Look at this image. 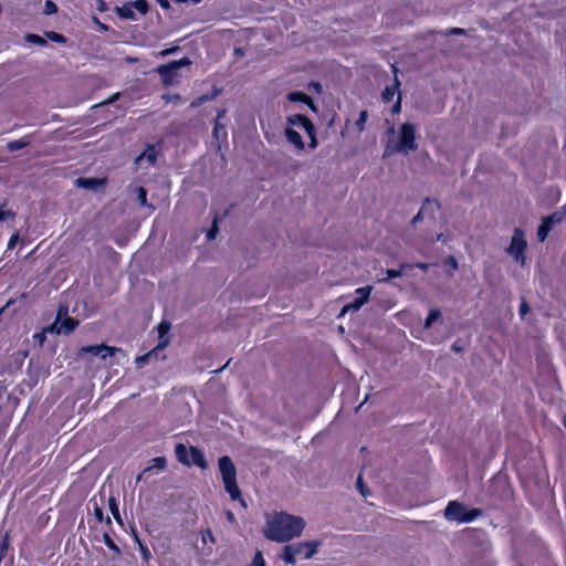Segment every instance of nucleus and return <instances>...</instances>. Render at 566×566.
<instances>
[{"label": "nucleus", "mask_w": 566, "mask_h": 566, "mask_svg": "<svg viewBox=\"0 0 566 566\" xmlns=\"http://www.w3.org/2000/svg\"><path fill=\"white\" fill-rule=\"evenodd\" d=\"M305 521L301 516L284 512L274 513L266 517L264 536L273 542L286 543L300 537L305 528Z\"/></svg>", "instance_id": "f257e3e1"}, {"label": "nucleus", "mask_w": 566, "mask_h": 566, "mask_svg": "<svg viewBox=\"0 0 566 566\" xmlns=\"http://www.w3.org/2000/svg\"><path fill=\"white\" fill-rule=\"evenodd\" d=\"M398 142L394 145L390 142L386 145L384 157H389L394 153L408 154L418 148L416 143V127L412 124L403 123L398 132Z\"/></svg>", "instance_id": "f03ea898"}, {"label": "nucleus", "mask_w": 566, "mask_h": 566, "mask_svg": "<svg viewBox=\"0 0 566 566\" xmlns=\"http://www.w3.org/2000/svg\"><path fill=\"white\" fill-rule=\"evenodd\" d=\"M319 541H306L294 544H287L282 548L280 557L289 565H294L297 557L305 559L312 558L321 546Z\"/></svg>", "instance_id": "7ed1b4c3"}, {"label": "nucleus", "mask_w": 566, "mask_h": 566, "mask_svg": "<svg viewBox=\"0 0 566 566\" xmlns=\"http://www.w3.org/2000/svg\"><path fill=\"white\" fill-rule=\"evenodd\" d=\"M219 470L222 476L226 491L230 494L232 500H240L242 505L244 501L240 497L241 492L237 484V471L232 460L228 455L219 459Z\"/></svg>", "instance_id": "20e7f679"}, {"label": "nucleus", "mask_w": 566, "mask_h": 566, "mask_svg": "<svg viewBox=\"0 0 566 566\" xmlns=\"http://www.w3.org/2000/svg\"><path fill=\"white\" fill-rule=\"evenodd\" d=\"M444 517L451 522L470 523L480 517L483 512L480 509H468L458 501H450L444 509Z\"/></svg>", "instance_id": "39448f33"}, {"label": "nucleus", "mask_w": 566, "mask_h": 566, "mask_svg": "<svg viewBox=\"0 0 566 566\" xmlns=\"http://www.w3.org/2000/svg\"><path fill=\"white\" fill-rule=\"evenodd\" d=\"M527 249V242L525 239L524 231L520 228H515L511 239L510 245L506 248V253L513 258L515 263L525 265L526 258L525 251Z\"/></svg>", "instance_id": "423d86ee"}, {"label": "nucleus", "mask_w": 566, "mask_h": 566, "mask_svg": "<svg viewBox=\"0 0 566 566\" xmlns=\"http://www.w3.org/2000/svg\"><path fill=\"white\" fill-rule=\"evenodd\" d=\"M148 4L146 0H136L127 2L122 7H116V12L122 19L136 20L137 15L146 14Z\"/></svg>", "instance_id": "0eeeda50"}, {"label": "nucleus", "mask_w": 566, "mask_h": 566, "mask_svg": "<svg viewBox=\"0 0 566 566\" xmlns=\"http://www.w3.org/2000/svg\"><path fill=\"white\" fill-rule=\"evenodd\" d=\"M190 60L188 57H182L178 61H172L168 64L160 65L157 69V72L161 76L163 83L165 85H172L175 77L177 76V72L180 67L190 65Z\"/></svg>", "instance_id": "6e6552de"}, {"label": "nucleus", "mask_w": 566, "mask_h": 566, "mask_svg": "<svg viewBox=\"0 0 566 566\" xmlns=\"http://www.w3.org/2000/svg\"><path fill=\"white\" fill-rule=\"evenodd\" d=\"M371 290V286L358 287L355 291V298L342 308L339 315L343 316L347 312H357L364 304L368 302Z\"/></svg>", "instance_id": "1a4fd4ad"}, {"label": "nucleus", "mask_w": 566, "mask_h": 566, "mask_svg": "<svg viewBox=\"0 0 566 566\" xmlns=\"http://www.w3.org/2000/svg\"><path fill=\"white\" fill-rule=\"evenodd\" d=\"M119 350V348L111 347L107 345L84 346L80 349L78 357H82L83 354L88 353L94 356H99L102 359H106L107 357L113 356L116 352Z\"/></svg>", "instance_id": "9d476101"}, {"label": "nucleus", "mask_w": 566, "mask_h": 566, "mask_svg": "<svg viewBox=\"0 0 566 566\" xmlns=\"http://www.w3.org/2000/svg\"><path fill=\"white\" fill-rule=\"evenodd\" d=\"M286 127H298L303 129L307 135H312L314 130L313 123L304 115L295 114L286 118Z\"/></svg>", "instance_id": "9b49d317"}, {"label": "nucleus", "mask_w": 566, "mask_h": 566, "mask_svg": "<svg viewBox=\"0 0 566 566\" xmlns=\"http://www.w3.org/2000/svg\"><path fill=\"white\" fill-rule=\"evenodd\" d=\"M77 322L74 318L65 317L61 318V311L59 312V316L56 322L53 324V328L56 329L59 334H69L75 329Z\"/></svg>", "instance_id": "f8f14e48"}, {"label": "nucleus", "mask_w": 566, "mask_h": 566, "mask_svg": "<svg viewBox=\"0 0 566 566\" xmlns=\"http://www.w3.org/2000/svg\"><path fill=\"white\" fill-rule=\"evenodd\" d=\"M157 150L155 146H148L146 150L135 159V165L142 167L144 161H147L148 166H154L157 160Z\"/></svg>", "instance_id": "ddd939ff"}, {"label": "nucleus", "mask_w": 566, "mask_h": 566, "mask_svg": "<svg viewBox=\"0 0 566 566\" xmlns=\"http://www.w3.org/2000/svg\"><path fill=\"white\" fill-rule=\"evenodd\" d=\"M170 329V324L168 322H161L158 325V333H159V339L157 344V349L164 350L170 343V339L168 337V332Z\"/></svg>", "instance_id": "4468645a"}, {"label": "nucleus", "mask_w": 566, "mask_h": 566, "mask_svg": "<svg viewBox=\"0 0 566 566\" xmlns=\"http://www.w3.org/2000/svg\"><path fill=\"white\" fill-rule=\"evenodd\" d=\"M392 71L395 73V83L392 86H387L381 94V98L385 103H389L394 99L395 95L398 94V88L400 85V82L397 78V69L395 65H392Z\"/></svg>", "instance_id": "2eb2a0df"}, {"label": "nucleus", "mask_w": 566, "mask_h": 566, "mask_svg": "<svg viewBox=\"0 0 566 566\" xmlns=\"http://www.w3.org/2000/svg\"><path fill=\"white\" fill-rule=\"evenodd\" d=\"M284 133L287 142L291 143L296 149H304L305 145L302 136L296 130H294V128L285 127Z\"/></svg>", "instance_id": "dca6fc26"}, {"label": "nucleus", "mask_w": 566, "mask_h": 566, "mask_svg": "<svg viewBox=\"0 0 566 566\" xmlns=\"http://www.w3.org/2000/svg\"><path fill=\"white\" fill-rule=\"evenodd\" d=\"M161 353V349H157V347H155L154 349H151L150 352H148L147 354L143 355V356H138L136 358V365L138 368H142L144 367L146 364H148L153 358L155 359H165V356H161L159 357Z\"/></svg>", "instance_id": "f3484780"}, {"label": "nucleus", "mask_w": 566, "mask_h": 566, "mask_svg": "<svg viewBox=\"0 0 566 566\" xmlns=\"http://www.w3.org/2000/svg\"><path fill=\"white\" fill-rule=\"evenodd\" d=\"M104 180L103 179H97V178H77L75 184L81 187V188H85V189H88V190H94L101 186L104 185Z\"/></svg>", "instance_id": "a211bd4d"}, {"label": "nucleus", "mask_w": 566, "mask_h": 566, "mask_svg": "<svg viewBox=\"0 0 566 566\" xmlns=\"http://www.w3.org/2000/svg\"><path fill=\"white\" fill-rule=\"evenodd\" d=\"M190 464H195L201 469L207 468V462L203 453L196 447H190Z\"/></svg>", "instance_id": "6ab92c4d"}, {"label": "nucleus", "mask_w": 566, "mask_h": 566, "mask_svg": "<svg viewBox=\"0 0 566 566\" xmlns=\"http://www.w3.org/2000/svg\"><path fill=\"white\" fill-rule=\"evenodd\" d=\"M175 453L179 462L190 465V451L189 448L179 443L175 448Z\"/></svg>", "instance_id": "aec40b11"}, {"label": "nucleus", "mask_w": 566, "mask_h": 566, "mask_svg": "<svg viewBox=\"0 0 566 566\" xmlns=\"http://www.w3.org/2000/svg\"><path fill=\"white\" fill-rule=\"evenodd\" d=\"M167 461L164 457H157L153 460V464L144 470V473H147L148 471H151L154 469L158 471H163L166 469Z\"/></svg>", "instance_id": "412c9836"}, {"label": "nucleus", "mask_w": 566, "mask_h": 566, "mask_svg": "<svg viewBox=\"0 0 566 566\" xmlns=\"http://www.w3.org/2000/svg\"><path fill=\"white\" fill-rule=\"evenodd\" d=\"M551 229L552 226L543 219L537 230V237L541 242H543L547 238Z\"/></svg>", "instance_id": "4be33fe9"}, {"label": "nucleus", "mask_w": 566, "mask_h": 566, "mask_svg": "<svg viewBox=\"0 0 566 566\" xmlns=\"http://www.w3.org/2000/svg\"><path fill=\"white\" fill-rule=\"evenodd\" d=\"M405 268H406V265L402 264L400 270H387L385 272V276L384 277H379L378 282H386V281H389L391 279L401 276L402 275V270Z\"/></svg>", "instance_id": "5701e85b"}, {"label": "nucleus", "mask_w": 566, "mask_h": 566, "mask_svg": "<svg viewBox=\"0 0 566 566\" xmlns=\"http://www.w3.org/2000/svg\"><path fill=\"white\" fill-rule=\"evenodd\" d=\"M289 99L291 102H306V103H312L310 97L307 95H305L304 93L302 92H292L289 94Z\"/></svg>", "instance_id": "b1692460"}, {"label": "nucleus", "mask_w": 566, "mask_h": 566, "mask_svg": "<svg viewBox=\"0 0 566 566\" xmlns=\"http://www.w3.org/2000/svg\"><path fill=\"white\" fill-rule=\"evenodd\" d=\"M440 315H441V313L439 310H431L429 312L428 317L424 321V328H430L432 326L433 322H436L440 317Z\"/></svg>", "instance_id": "393cba45"}, {"label": "nucleus", "mask_w": 566, "mask_h": 566, "mask_svg": "<svg viewBox=\"0 0 566 566\" xmlns=\"http://www.w3.org/2000/svg\"><path fill=\"white\" fill-rule=\"evenodd\" d=\"M367 118H368V113L367 111H361L359 113V117L358 119L356 120L355 125H356V128L359 133H361L364 129H365V124L367 122Z\"/></svg>", "instance_id": "a878e982"}, {"label": "nucleus", "mask_w": 566, "mask_h": 566, "mask_svg": "<svg viewBox=\"0 0 566 566\" xmlns=\"http://www.w3.org/2000/svg\"><path fill=\"white\" fill-rule=\"evenodd\" d=\"M543 219L553 227L554 224L560 223L564 220V216H562V212L556 211L553 214L545 217Z\"/></svg>", "instance_id": "bb28decb"}, {"label": "nucleus", "mask_w": 566, "mask_h": 566, "mask_svg": "<svg viewBox=\"0 0 566 566\" xmlns=\"http://www.w3.org/2000/svg\"><path fill=\"white\" fill-rule=\"evenodd\" d=\"M433 202H431L429 199H426L424 203L422 205L420 211L413 217L411 223L413 226H416L418 222H420L422 219H423V213L427 209L428 206L432 205Z\"/></svg>", "instance_id": "cd10ccee"}, {"label": "nucleus", "mask_w": 566, "mask_h": 566, "mask_svg": "<svg viewBox=\"0 0 566 566\" xmlns=\"http://www.w3.org/2000/svg\"><path fill=\"white\" fill-rule=\"evenodd\" d=\"M213 136L216 139H220V137H226L227 136V132H226V128L224 126L216 120L214 123V127H213Z\"/></svg>", "instance_id": "c85d7f7f"}, {"label": "nucleus", "mask_w": 566, "mask_h": 566, "mask_svg": "<svg viewBox=\"0 0 566 566\" xmlns=\"http://www.w3.org/2000/svg\"><path fill=\"white\" fill-rule=\"evenodd\" d=\"M108 506H109V510L113 514V516L118 521L120 522V515H119V510H118V505H117V502L114 497H109L108 500Z\"/></svg>", "instance_id": "c756f323"}, {"label": "nucleus", "mask_w": 566, "mask_h": 566, "mask_svg": "<svg viewBox=\"0 0 566 566\" xmlns=\"http://www.w3.org/2000/svg\"><path fill=\"white\" fill-rule=\"evenodd\" d=\"M201 534V541L202 543L206 545V544H214L216 539H214V536L212 534V532L210 530H202L200 532Z\"/></svg>", "instance_id": "7c9ffc66"}, {"label": "nucleus", "mask_w": 566, "mask_h": 566, "mask_svg": "<svg viewBox=\"0 0 566 566\" xmlns=\"http://www.w3.org/2000/svg\"><path fill=\"white\" fill-rule=\"evenodd\" d=\"M25 40L30 43L38 44V45H45L46 41L40 35L29 33L25 35Z\"/></svg>", "instance_id": "2f4dec72"}, {"label": "nucleus", "mask_w": 566, "mask_h": 566, "mask_svg": "<svg viewBox=\"0 0 566 566\" xmlns=\"http://www.w3.org/2000/svg\"><path fill=\"white\" fill-rule=\"evenodd\" d=\"M137 200L140 203V206L147 205V191L144 187L137 188Z\"/></svg>", "instance_id": "473e14b6"}, {"label": "nucleus", "mask_w": 566, "mask_h": 566, "mask_svg": "<svg viewBox=\"0 0 566 566\" xmlns=\"http://www.w3.org/2000/svg\"><path fill=\"white\" fill-rule=\"evenodd\" d=\"M249 566H265V560L260 551H258Z\"/></svg>", "instance_id": "72a5a7b5"}, {"label": "nucleus", "mask_w": 566, "mask_h": 566, "mask_svg": "<svg viewBox=\"0 0 566 566\" xmlns=\"http://www.w3.org/2000/svg\"><path fill=\"white\" fill-rule=\"evenodd\" d=\"M56 11H57L56 4L51 0H46L44 3V13L52 14V13H55Z\"/></svg>", "instance_id": "f704fd0d"}, {"label": "nucleus", "mask_w": 566, "mask_h": 566, "mask_svg": "<svg viewBox=\"0 0 566 566\" xmlns=\"http://www.w3.org/2000/svg\"><path fill=\"white\" fill-rule=\"evenodd\" d=\"M14 213L10 210H6L4 207H0V222L6 221L9 218H13Z\"/></svg>", "instance_id": "c9c22d12"}, {"label": "nucleus", "mask_w": 566, "mask_h": 566, "mask_svg": "<svg viewBox=\"0 0 566 566\" xmlns=\"http://www.w3.org/2000/svg\"><path fill=\"white\" fill-rule=\"evenodd\" d=\"M48 36H49V39H51L52 41H55L57 43L65 42L64 36L62 34L56 33V32H49Z\"/></svg>", "instance_id": "e433bc0d"}, {"label": "nucleus", "mask_w": 566, "mask_h": 566, "mask_svg": "<svg viewBox=\"0 0 566 566\" xmlns=\"http://www.w3.org/2000/svg\"><path fill=\"white\" fill-rule=\"evenodd\" d=\"M465 33V30L464 29H461V28H451L449 30L446 31V35H461V34H464Z\"/></svg>", "instance_id": "4c0bfd02"}, {"label": "nucleus", "mask_w": 566, "mask_h": 566, "mask_svg": "<svg viewBox=\"0 0 566 566\" xmlns=\"http://www.w3.org/2000/svg\"><path fill=\"white\" fill-rule=\"evenodd\" d=\"M208 99H209V97L207 95L200 96L197 99L192 101L190 106L192 108L199 107L201 104H203Z\"/></svg>", "instance_id": "58836bf2"}, {"label": "nucleus", "mask_w": 566, "mask_h": 566, "mask_svg": "<svg viewBox=\"0 0 566 566\" xmlns=\"http://www.w3.org/2000/svg\"><path fill=\"white\" fill-rule=\"evenodd\" d=\"M217 232H218L217 219H214L212 229H210L209 232L207 233L208 240H213L217 235Z\"/></svg>", "instance_id": "ea45409f"}, {"label": "nucleus", "mask_w": 566, "mask_h": 566, "mask_svg": "<svg viewBox=\"0 0 566 566\" xmlns=\"http://www.w3.org/2000/svg\"><path fill=\"white\" fill-rule=\"evenodd\" d=\"M446 264H448L452 271H455L458 269V262L453 256H448L446 259Z\"/></svg>", "instance_id": "a19ab883"}, {"label": "nucleus", "mask_w": 566, "mask_h": 566, "mask_svg": "<svg viewBox=\"0 0 566 566\" xmlns=\"http://www.w3.org/2000/svg\"><path fill=\"white\" fill-rule=\"evenodd\" d=\"M528 311H530V307H528L526 301L523 300L520 305L521 317H524L528 313Z\"/></svg>", "instance_id": "79ce46f5"}, {"label": "nucleus", "mask_w": 566, "mask_h": 566, "mask_svg": "<svg viewBox=\"0 0 566 566\" xmlns=\"http://www.w3.org/2000/svg\"><path fill=\"white\" fill-rule=\"evenodd\" d=\"M94 515H95V517H96V520L98 522H103L104 521L103 510L99 506H97V505H95V507H94Z\"/></svg>", "instance_id": "37998d69"}, {"label": "nucleus", "mask_w": 566, "mask_h": 566, "mask_svg": "<svg viewBox=\"0 0 566 566\" xmlns=\"http://www.w3.org/2000/svg\"><path fill=\"white\" fill-rule=\"evenodd\" d=\"M105 543L106 545L111 548V549H114L115 552H119L118 547L116 546V544L109 538L108 535H105Z\"/></svg>", "instance_id": "c03bdc74"}, {"label": "nucleus", "mask_w": 566, "mask_h": 566, "mask_svg": "<svg viewBox=\"0 0 566 566\" xmlns=\"http://www.w3.org/2000/svg\"><path fill=\"white\" fill-rule=\"evenodd\" d=\"M24 146V144L20 143V142H12L9 144V148L11 150H18L20 148H22Z\"/></svg>", "instance_id": "a18cd8bd"}, {"label": "nucleus", "mask_w": 566, "mask_h": 566, "mask_svg": "<svg viewBox=\"0 0 566 566\" xmlns=\"http://www.w3.org/2000/svg\"><path fill=\"white\" fill-rule=\"evenodd\" d=\"M357 486H358V489H359V491H360L361 495H363V496H366V495H367V492H366V490H365V488H364V485H363L361 476H358V479H357Z\"/></svg>", "instance_id": "49530a36"}, {"label": "nucleus", "mask_w": 566, "mask_h": 566, "mask_svg": "<svg viewBox=\"0 0 566 566\" xmlns=\"http://www.w3.org/2000/svg\"><path fill=\"white\" fill-rule=\"evenodd\" d=\"M308 137L311 138L310 147H311V148H316V146H317V139H316V137H315V129L313 130L312 135H308Z\"/></svg>", "instance_id": "de8ad7c7"}, {"label": "nucleus", "mask_w": 566, "mask_h": 566, "mask_svg": "<svg viewBox=\"0 0 566 566\" xmlns=\"http://www.w3.org/2000/svg\"><path fill=\"white\" fill-rule=\"evenodd\" d=\"M18 238H19V237H18V234H13V235L10 238L9 243H8V248H9V249H12V248L15 245V243H17V241H18Z\"/></svg>", "instance_id": "09e8293b"}, {"label": "nucleus", "mask_w": 566, "mask_h": 566, "mask_svg": "<svg viewBox=\"0 0 566 566\" xmlns=\"http://www.w3.org/2000/svg\"><path fill=\"white\" fill-rule=\"evenodd\" d=\"M400 112V95H398L397 102L392 107V113H399Z\"/></svg>", "instance_id": "8fccbe9b"}, {"label": "nucleus", "mask_w": 566, "mask_h": 566, "mask_svg": "<svg viewBox=\"0 0 566 566\" xmlns=\"http://www.w3.org/2000/svg\"><path fill=\"white\" fill-rule=\"evenodd\" d=\"M415 266L422 271H427L429 269L430 264L429 263H417V264H415Z\"/></svg>", "instance_id": "3c124183"}, {"label": "nucleus", "mask_w": 566, "mask_h": 566, "mask_svg": "<svg viewBox=\"0 0 566 566\" xmlns=\"http://www.w3.org/2000/svg\"><path fill=\"white\" fill-rule=\"evenodd\" d=\"M226 515H227V518L230 523H234L235 522V517H234V514L231 512V511H227L226 512Z\"/></svg>", "instance_id": "603ef678"}, {"label": "nucleus", "mask_w": 566, "mask_h": 566, "mask_svg": "<svg viewBox=\"0 0 566 566\" xmlns=\"http://www.w3.org/2000/svg\"><path fill=\"white\" fill-rule=\"evenodd\" d=\"M224 116H226V109H219L216 120L220 122Z\"/></svg>", "instance_id": "864d4df0"}, {"label": "nucleus", "mask_w": 566, "mask_h": 566, "mask_svg": "<svg viewBox=\"0 0 566 566\" xmlns=\"http://www.w3.org/2000/svg\"><path fill=\"white\" fill-rule=\"evenodd\" d=\"M159 4L161 8L164 9H168L169 8V1L168 0H158Z\"/></svg>", "instance_id": "5fc2aeb1"}, {"label": "nucleus", "mask_w": 566, "mask_h": 566, "mask_svg": "<svg viewBox=\"0 0 566 566\" xmlns=\"http://www.w3.org/2000/svg\"><path fill=\"white\" fill-rule=\"evenodd\" d=\"M176 50H177V48H172V49L164 50V51L160 53V55L166 56V55H168V54H170V53L175 52Z\"/></svg>", "instance_id": "6e6d98bb"}, {"label": "nucleus", "mask_w": 566, "mask_h": 566, "mask_svg": "<svg viewBox=\"0 0 566 566\" xmlns=\"http://www.w3.org/2000/svg\"><path fill=\"white\" fill-rule=\"evenodd\" d=\"M164 98L167 102H171V101H175V99H179V96L178 95H174V96L167 95V96H164Z\"/></svg>", "instance_id": "4d7b16f0"}, {"label": "nucleus", "mask_w": 566, "mask_h": 566, "mask_svg": "<svg viewBox=\"0 0 566 566\" xmlns=\"http://www.w3.org/2000/svg\"><path fill=\"white\" fill-rule=\"evenodd\" d=\"M118 96H119V93L114 94V95H113V96L107 101V103H113V102H115V101L118 98Z\"/></svg>", "instance_id": "13d9d810"}, {"label": "nucleus", "mask_w": 566, "mask_h": 566, "mask_svg": "<svg viewBox=\"0 0 566 566\" xmlns=\"http://www.w3.org/2000/svg\"><path fill=\"white\" fill-rule=\"evenodd\" d=\"M559 212H562V216H564V219H566V205L562 207Z\"/></svg>", "instance_id": "bf43d9fd"}, {"label": "nucleus", "mask_w": 566, "mask_h": 566, "mask_svg": "<svg viewBox=\"0 0 566 566\" xmlns=\"http://www.w3.org/2000/svg\"><path fill=\"white\" fill-rule=\"evenodd\" d=\"M442 239V234H439L433 241H439Z\"/></svg>", "instance_id": "052dcab7"}, {"label": "nucleus", "mask_w": 566, "mask_h": 566, "mask_svg": "<svg viewBox=\"0 0 566 566\" xmlns=\"http://www.w3.org/2000/svg\"><path fill=\"white\" fill-rule=\"evenodd\" d=\"M563 423H564V426L566 428V415L564 416Z\"/></svg>", "instance_id": "680f3d73"}]
</instances>
